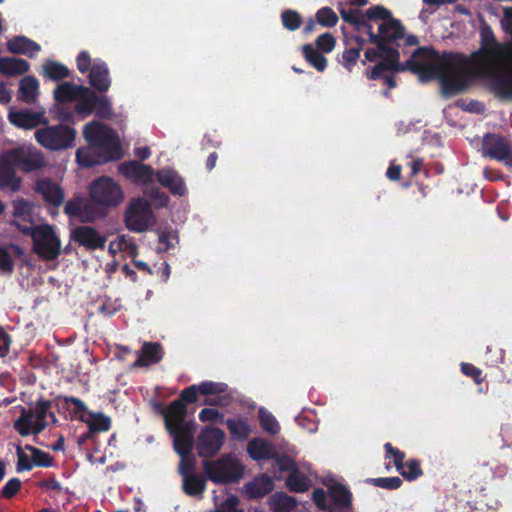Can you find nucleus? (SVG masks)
<instances>
[{
	"label": "nucleus",
	"mask_w": 512,
	"mask_h": 512,
	"mask_svg": "<svg viewBox=\"0 0 512 512\" xmlns=\"http://www.w3.org/2000/svg\"><path fill=\"white\" fill-rule=\"evenodd\" d=\"M316 18L318 23L323 26H334L337 23L338 17L336 13L327 7L321 8L317 14Z\"/></svg>",
	"instance_id": "47"
},
{
	"label": "nucleus",
	"mask_w": 512,
	"mask_h": 512,
	"mask_svg": "<svg viewBox=\"0 0 512 512\" xmlns=\"http://www.w3.org/2000/svg\"><path fill=\"white\" fill-rule=\"evenodd\" d=\"M181 457V461L179 464V471L181 475L186 477V475H191L192 470L195 465V458L191 455V453L179 454Z\"/></svg>",
	"instance_id": "49"
},
{
	"label": "nucleus",
	"mask_w": 512,
	"mask_h": 512,
	"mask_svg": "<svg viewBox=\"0 0 512 512\" xmlns=\"http://www.w3.org/2000/svg\"><path fill=\"white\" fill-rule=\"evenodd\" d=\"M22 251L17 246L0 248V270L9 273L13 269V257L21 255Z\"/></svg>",
	"instance_id": "37"
},
{
	"label": "nucleus",
	"mask_w": 512,
	"mask_h": 512,
	"mask_svg": "<svg viewBox=\"0 0 512 512\" xmlns=\"http://www.w3.org/2000/svg\"><path fill=\"white\" fill-rule=\"evenodd\" d=\"M21 482L17 478L10 479L2 490V495L6 498H11L20 489Z\"/></svg>",
	"instance_id": "55"
},
{
	"label": "nucleus",
	"mask_w": 512,
	"mask_h": 512,
	"mask_svg": "<svg viewBox=\"0 0 512 512\" xmlns=\"http://www.w3.org/2000/svg\"><path fill=\"white\" fill-rule=\"evenodd\" d=\"M26 450H28L32 455L33 466L34 465L44 466V467L51 466L52 457L48 453H46L40 449H37L35 447H32V446H26Z\"/></svg>",
	"instance_id": "45"
},
{
	"label": "nucleus",
	"mask_w": 512,
	"mask_h": 512,
	"mask_svg": "<svg viewBox=\"0 0 512 512\" xmlns=\"http://www.w3.org/2000/svg\"><path fill=\"white\" fill-rule=\"evenodd\" d=\"M27 234L32 237L34 251L40 257L46 260L58 257L62 245L52 226L48 224L35 226Z\"/></svg>",
	"instance_id": "8"
},
{
	"label": "nucleus",
	"mask_w": 512,
	"mask_h": 512,
	"mask_svg": "<svg viewBox=\"0 0 512 512\" xmlns=\"http://www.w3.org/2000/svg\"><path fill=\"white\" fill-rule=\"evenodd\" d=\"M177 243V237L172 232H162L159 236L158 250L167 251Z\"/></svg>",
	"instance_id": "53"
},
{
	"label": "nucleus",
	"mask_w": 512,
	"mask_h": 512,
	"mask_svg": "<svg viewBox=\"0 0 512 512\" xmlns=\"http://www.w3.org/2000/svg\"><path fill=\"white\" fill-rule=\"evenodd\" d=\"M19 94L25 103H34L39 95V81L33 76H25L20 80Z\"/></svg>",
	"instance_id": "30"
},
{
	"label": "nucleus",
	"mask_w": 512,
	"mask_h": 512,
	"mask_svg": "<svg viewBox=\"0 0 512 512\" xmlns=\"http://www.w3.org/2000/svg\"><path fill=\"white\" fill-rule=\"evenodd\" d=\"M287 486L295 492H303L309 488V480L293 472L287 479Z\"/></svg>",
	"instance_id": "46"
},
{
	"label": "nucleus",
	"mask_w": 512,
	"mask_h": 512,
	"mask_svg": "<svg viewBox=\"0 0 512 512\" xmlns=\"http://www.w3.org/2000/svg\"><path fill=\"white\" fill-rule=\"evenodd\" d=\"M273 489L272 480L265 476L256 477L253 481L245 485L246 494L250 498H259L268 494Z\"/></svg>",
	"instance_id": "28"
},
{
	"label": "nucleus",
	"mask_w": 512,
	"mask_h": 512,
	"mask_svg": "<svg viewBox=\"0 0 512 512\" xmlns=\"http://www.w3.org/2000/svg\"><path fill=\"white\" fill-rule=\"evenodd\" d=\"M118 172L126 179L143 186L153 183L155 171L149 165L137 161H129L119 165Z\"/></svg>",
	"instance_id": "14"
},
{
	"label": "nucleus",
	"mask_w": 512,
	"mask_h": 512,
	"mask_svg": "<svg viewBox=\"0 0 512 512\" xmlns=\"http://www.w3.org/2000/svg\"><path fill=\"white\" fill-rule=\"evenodd\" d=\"M313 499L318 507L325 508L326 494L323 490H321V489L315 490L313 492Z\"/></svg>",
	"instance_id": "62"
},
{
	"label": "nucleus",
	"mask_w": 512,
	"mask_h": 512,
	"mask_svg": "<svg viewBox=\"0 0 512 512\" xmlns=\"http://www.w3.org/2000/svg\"><path fill=\"white\" fill-rule=\"evenodd\" d=\"M316 45L322 52L329 53L334 49L335 39L330 33H325L317 38Z\"/></svg>",
	"instance_id": "50"
},
{
	"label": "nucleus",
	"mask_w": 512,
	"mask_h": 512,
	"mask_svg": "<svg viewBox=\"0 0 512 512\" xmlns=\"http://www.w3.org/2000/svg\"><path fill=\"white\" fill-rule=\"evenodd\" d=\"M376 482L378 486L387 489H396L401 485V480L398 477L379 478Z\"/></svg>",
	"instance_id": "57"
},
{
	"label": "nucleus",
	"mask_w": 512,
	"mask_h": 512,
	"mask_svg": "<svg viewBox=\"0 0 512 512\" xmlns=\"http://www.w3.org/2000/svg\"><path fill=\"white\" fill-rule=\"evenodd\" d=\"M184 491L190 496H199L205 490V479L197 475H186L183 478Z\"/></svg>",
	"instance_id": "36"
},
{
	"label": "nucleus",
	"mask_w": 512,
	"mask_h": 512,
	"mask_svg": "<svg viewBox=\"0 0 512 512\" xmlns=\"http://www.w3.org/2000/svg\"><path fill=\"white\" fill-rule=\"evenodd\" d=\"M124 224L135 233L152 229L156 224V216L151 203L140 196L130 199L124 211Z\"/></svg>",
	"instance_id": "5"
},
{
	"label": "nucleus",
	"mask_w": 512,
	"mask_h": 512,
	"mask_svg": "<svg viewBox=\"0 0 512 512\" xmlns=\"http://www.w3.org/2000/svg\"><path fill=\"white\" fill-rule=\"evenodd\" d=\"M14 165L20 166L27 172L41 169L45 165L43 153L33 146H21L8 151Z\"/></svg>",
	"instance_id": "11"
},
{
	"label": "nucleus",
	"mask_w": 512,
	"mask_h": 512,
	"mask_svg": "<svg viewBox=\"0 0 512 512\" xmlns=\"http://www.w3.org/2000/svg\"><path fill=\"white\" fill-rule=\"evenodd\" d=\"M34 204L25 199H16L13 202V221L12 224L17 227V229L26 234L29 231H32L35 225V215H34Z\"/></svg>",
	"instance_id": "15"
},
{
	"label": "nucleus",
	"mask_w": 512,
	"mask_h": 512,
	"mask_svg": "<svg viewBox=\"0 0 512 512\" xmlns=\"http://www.w3.org/2000/svg\"><path fill=\"white\" fill-rule=\"evenodd\" d=\"M34 136L45 149L59 151L73 147L77 132L66 125H55L36 130Z\"/></svg>",
	"instance_id": "7"
},
{
	"label": "nucleus",
	"mask_w": 512,
	"mask_h": 512,
	"mask_svg": "<svg viewBox=\"0 0 512 512\" xmlns=\"http://www.w3.org/2000/svg\"><path fill=\"white\" fill-rule=\"evenodd\" d=\"M168 431L173 436L174 449L177 454L191 453L193 446L192 424L170 428Z\"/></svg>",
	"instance_id": "19"
},
{
	"label": "nucleus",
	"mask_w": 512,
	"mask_h": 512,
	"mask_svg": "<svg viewBox=\"0 0 512 512\" xmlns=\"http://www.w3.org/2000/svg\"><path fill=\"white\" fill-rule=\"evenodd\" d=\"M54 99L59 103L77 102L75 110L79 114L88 116L91 114V97L87 87L64 82L54 90Z\"/></svg>",
	"instance_id": "9"
},
{
	"label": "nucleus",
	"mask_w": 512,
	"mask_h": 512,
	"mask_svg": "<svg viewBox=\"0 0 512 512\" xmlns=\"http://www.w3.org/2000/svg\"><path fill=\"white\" fill-rule=\"evenodd\" d=\"M70 70L60 62L47 60L42 66V75L48 79L57 81L68 77Z\"/></svg>",
	"instance_id": "33"
},
{
	"label": "nucleus",
	"mask_w": 512,
	"mask_h": 512,
	"mask_svg": "<svg viewBox=\"0 0 512 512\" xmlns=\"http://www.w3.org/2000/svg\"><path fill=\"white\" fill-rule=\"evenodd\" d=\"M17 454V471L22 472L33 468V458L31 453L20 446L16 449Z\"/></svg>",
	"instance_id": "41"
},
{
	"label": "nucleus",
	"mask_w": 512,
	"mask_h": 512,
	"mask_svg": "<svg viewBox=\"0 0 512 512\" xmlns=\"http://www.w3.org/2000/svg\"><path fill=\"white\" fill-rule=\"evenodd\" d=\"M218 417H220V414L215 408H205L199 413V419L202 422L214 421Z\"/></svg>",
	"instance_id": "58"
},
{
	"label": "nucleus",
	"mask_w": 512,
	"mask_h": 512,
	"mask_svg": "<svg viewBox=\"0 0 512 512\" xmlns=\"http://www.w3.org/2000/svg\"><path fill=\"white\" fill-rule=\"evenodd\" d=\"M83 136L89 146L99 149L104 159H115L121 156L120 141L114 131L100 122L92 121L83 128Z\"/></svg>",
	"instance_id": "4"
},
{
	"label": "nucleus",
	"mask_w": 512,
	"mask_h": 512,
	"mask_svg": "<svg viewBox=\"0 0 512 512\" xmlns=\"http://www.w3.org/2000/svg\"><path fill=\"white\" fill-rule=\"evenodd\" d=\"M203 469L214 483L227 484L243 476V466L233 455H225L214 461H205Z\"/></svg>",
	"instance_id": "6"
},
{
	"label": "nucleus",
	"mask_w": 512,
	"mask_h": 512,
	"mask_svg": "<svg viewBox=\"0 0 512 512\" xmlns=\"http://www.w3.org/2000/svg\"><path fill=\"white\" fill-rule=\"evenodd\" d=\"M13 161L8 157V152L0 157V187L9 188L15 192L20 189L21 180L16 177Z\"/></svg>",
	"instance_id": "20"
},
{
	"label": "nucleus",
	"mask_w": 512,
	"mask_h": 512,
	"mask_svg": "<svg viewBox=\"0 0 512 512\" xmlns=\"http://www.w3.org/2000/svg\"><path fill=\"white\" fill-rule=\"evenodd\" d=\"M131 247L129 239L125 235H120L109 243V252L116 254Z\"/></svg>",
	"instance_id": "51"
},
{
	"label": "nucleus",
	"mask_w": 512,
	"mask_h": 512,
	"mask_svg": "<svg viewBox=\"0 0 512 512\" xmlns=\"http://www.w3.org/2000/svg\"><path fill=\"white\" fill-rule=\"evenodd\" d=\"M7 50L13 54H22L28 57H34L40 50L39 44L25 36H16L7 41Z\"/></svg>",
	"instance_id": "24"
},
{
	"label": "nucleus",
	"mask_w": 512,
	"mask_h": 512,
	"mask_svg": "<svg viewBox=\"0 0 512 512\" xmlns=\"http://www.w3.org/2000/svg\"><path fill=\"white\" fill-rule=\"evenodd\" d=\"M198 392H199V386L192 385L182 391L181 397L183 400L192 403V402L196 401Z\"/></svg>",
	"instance_id": "59"
},
{
	"label": "nucleus",
	"mask_w": 512,
	"mask_h": 512,
	"mask_svg": "<svg viewBox=\"0 0 512 512\" xmlns=\"http://www.w3.org/2000/svg\"><path fill=\"white\" fill-rule=\"evenodd\" d=\"M461 370L464 374H466L468 376H472L477 383H480L479 377L481 375V371L479 369H477L473 365H470L467 363H462Z\"/></svg>",
	"instance_id": "60"
},
{
	"label": "nucleus",
	"mask_w": 512,
	"mask_h": 512,
	"mask_svg": "<svg viewBox=\"0 0 512 512\" xmlns=\"http://www.w3.org/2000/svg\"><path fill=\"white\" fill-rule=\"evenodd\" d=\"M35 192L42 199L53 206H60L64 200V193L60 186L48 178H42L35 183Z\"/></svg>",
	"instance_id": "17"
},
{
	"label": "nucleus",
	"mask_w": 512,
	"mask_h": 512,
	"mask_svg": "<svg viewBox=\"0 0 512 512\" xmlns=\"http://www.w3.org/2000/svg\"><path fill=\"white\" fill-rule=\"evenodd\" d=\"M77 68L81 73L91 71L93 61L90 55L86 51H82L76 59Z\"/></svg>",
	"instance_id": "54"
},
{
	"label": "nucleus",
	"mask_w": 512,
	"mask_h": 512,
	"mask_svg": "<svg viewBox=\"0 0 512 512\" xmlns=\"http://www.w3.org/2000/svg\"><path fill=\"white\" fill-rule=\"evenodd\" d=\"M303 54L306 60L318 71L322 72L327 66V59L319 54L312 45L303 46Z\"/></svg>",
	"instance_id": "39"
},
{
	"label": "nucleus",
	"mask_w": 512,
	"mask_h": 512,
	"mask_svg": "<svg viewBox=\"0 0 512 512\" xmlns=\"http://www.w3.org/2000/svg\"><path fill=\"white\" fill-rule=\"evenodd\" d=\"M227 426L231 434L239 439H245L251 432L248 424L242 420H228Z\"/></svg>",
	"instance_id": "44"
},
{
	"label": "nucleus",
	"mask_w": 512,
	"mask_h": 512,
	"mask_svg": "<svg viewBox=\"0 0 512 512\" xmlns=\"http://www.w3.org/2000/svg\"><path fill=\"white\" fill-rule=\"evenodd\" d=\"M144 194L151 199L155 208L167 207L170 202L169 196L156 187H146Z\"/></svg>",
	"instance_id": "40"
},
{
	"label": "nucleus",
	"mask_w": 512,
	"mask_h": 512,
	"mask_svg": "<svg viewBox=\"0 0 512 512\" xmlns=\"http://www.w3.org/2000/svg\"><path fill=\"white\" fill-rule=\"evenodd\" d=\"M30 69L29 63L22 58L0 57V74L17 76Z\"/></svg>",
	"instance_id": "25"
},
{
	"label": "nucleus",
	"mask_w": 512,
	"mask_h": 512,
	"mask_svg": "<svg viewBox=\"0 0 512 512\" xmlns=\"http://www.w3.org/2000/svg\"><path fill=\"white\" fill-rule=\"evenodd\" d=\"M157 181L175 196H185L188 192L182 177L174 170L162 169L156 174Z\"/></svg>",
	"instance_id": "18"
},
{
	"label": "nucleus",
	"mask_w": 512,
	"mask_h": 512,
	"mask_svg": "<svg viewBox=\"0 0 512 512\" xmlns=\"http://www.w3.org/2000/svg\"><path fill=\"white\" fill-rule=\"evenodd\" d=\"M342 5V3H339V9L342 19L346 22L357 25L358 29H361L366 32L364 24L367 23V16L365 15V19L361 20L359 12L357 10L347 11L342 7Z\"/></svg>",
	"instance_id": "43"
},
{
	"label": "nucleus",
	"mask_w": 512,
	"mask_h": 512,
	"mask_svg": "<svg viewBox=\"0 0 512 512\" xmlns=\"http://www.w3.org/2000/svg\"><path fill=\"white\" fill-rule=\"evenodd\" d=\"M76 160L78 164L83 167H91L110 161L111 159H104V154L99 151V149L88 146L87 148H80L76 151Z\"/></svg>",
	"instance_id": "27"
},
{
	"label": "nucleus",
	"mask_w": 512,
	"mask_h": 512,
	"mask_svg": "<svg viewBox=\"0 0 512 512\" xmlns=\"http://www.w3.org/2000/svg\"><path fill=\"white\" fill-rule=\"evenodd\" d=\"M89 200L81 197L69 200L64 207L70 217H78L82 221H93L114 208L121 206L125 200L122 185L112 177L100 176L92 180L87 187Z\"/></svg>",
	"instance_id": "3"
},
{
	"label": "nucleus",
	"mask_w": 512,
	"mask_h": 512,
	"mask_svg": "<svg viewBox=\"0 0 512 512\" xmlns=\"http://www.w3.org/2000/svg\"><path fill=\"white\" fill-rule=\"evenodd\" d=\"M8 120L17 128L31 130L40 125H47L48 119L44 109L31 111L28 109L15 110L10 108Z\"/></svg>",
	"instance_id": "13"
},
{
	"label": "nucleus",
	"mask_w": 512,
	"mask_h": 512,
	"mask_svg": "<svg viewBox=\"0 0 512 512\" xmlns=\"http://www.w3.org/2000/svg\"><path fill=\"white\" fill-rule=\"evenodd\" d=\"M367 23L364 24L366 33L373 42L377 43L376 50H366L365 58L368 61H374L377 57L380 62L368 73L371 79H382L390 88L395 86V82L389 73L398 70V52L390 46H385V42H391L403 37L404 28L401 23L395 19L391 12L383 6H374L366 11Z\"/></svg>",
	"instance_id": "2"
},
{
	"label": "nucleus",
	"mask_w": 512,
	"mask_h": 512,
	"mask_svg": "<svg viewBox=\"0 0 512 512\" xmlns=\"http://www.w3.org/2000/svg\"><path fill=\"white\" fill-rule=\"evenodd\" d=\"M408 67L422 81L439 79L445 94L463 91L476 76L486 77L503 97H512V41L497 43L489 29L482 31L480 53L471 59L460 55L439 56L434 51L418 50Z\"/></svg>",
	"instance_id": "1"
},
{
	"label": "nucleus",
	"mask_w": 512,
	"mask_h": 512,
	"mask_svg": "<svg viewBox=\"0 0 512 512\" xmlns=\"http://www.w3.org/2000/svg\"><path fill=\"white\" fill-rule=\"evenodd\" d=\"M247 451L254 460L269 459L274 457V450L270 444L262 439H254L248 443Z\"/></svg>",
	"instance_id": "31"
},
{
	"label": "nucleus",
	"mask_w": 512,
	"mask_h": 512,
	"mask_svg": "<svg viewBox=\"0 0 512 512\" xmlns=\"http://www.w3.org/2000/svg\"><path fill=\"white\" fill-rule=\"evenodd\" d=\"M283 25L289 30H295L300 26V16L294 11H285L282 14Z\"/></svg>",
	"instance_id": "52"
},
{
	"label": "nucleus",
	"mask_w": 512,
	"mask_h": 512,
	"mask_svg": "<svg viewBox=\"0 0 512 512\" xmlns=\"http://www.w3.org/2000/svg\"><path fill=\"white\" fill-rule=\"evenodd\" d=\"M400 174H401V167L399 165H390L389 168L387 169V177L390 179V180H398L400 178Z\"/></svg>",
	"instance_id": "63"
},
{
	"label": "nucleus",
	"mask_w": 512,
	"mask_h": 512,
	"mask_svg": "<svg viewBox=\"0 0 512 512\" xmlns=\"http://www.w3.org/2000/svg\"><path fill=\"white\" fill-rule=\"evenodd\" d=\"M225 434L222 430L205 427L196 440V448L201 457H212L217 454L224 444Z\"/></svg>",
	"instance_id": "12"
},
{
	"label": "nucleus",
	"mask_w": 512,
	"mask_h": 512,
	"mask_svg": "<svg viewBox=\"0 0 512 512\" xmlns=\"http://www.w3.org/2000/svg\"><path fill=\"white\" fill-rule=\"evenodd\" d=\"M162 358L158 344L147 343L142 348L140 357L135 361L134 366H148L157 363Z\"/></svg>",
	"instance_id": "34"
},
{
	"label": "nucleus",
	"mask_w": 512,
	"mask_h": 512,
	"mask_svg": "<svg viewBox=\"0 0 512 512\" xmlns=\"http://www.w3.org/2000/svg\"><path fill=\"white\" fill-rule=\"evenodd\" d=\"M483 152L490 157L503 160L510 156L511 148L504 138L488 135L483 140Z\"/></svg>",
	"instance_id": "22"
},
{
	"label": "nucleus",
	"mask_w": 512,
	"mask_h": 512,
	"mask_svg": "<svg viewBox=\"0 0 512 512\" xmlns=\"http://www.w3.org/2000/svg\"><path fill=\"white\" fill-rule=\"evenodd\" d=\"M501 25L506 32H512V8L504 9V16L501 20Z\"/></svg>",
	"instance_id": "61"
},
{
	"label": "nucleus",
	"mask_w": 512,
	"mask_h": 512,
	"mask_svg": "<svg viewBox=\"0 0 512 512\" xmlns=\"http://www.w3.org/2000/svg\"><path fill=\"white\" fill-rule=\"evenodd\" d=\"M49 407V402H38L32 410H23L21 416L14 423L15 429L22 436L40 433L47 425Z\"/></svg>",
	"instance_id": "10"
},
{
	"label": "nucleus",
	"mask_w": 512,
	"mask_h": 512,
	"mask_svg": "<svg viewBox=\"0 0 512 512\" xmlns=\"http://www.w3.org/2000/svg\"><path fill=\"white\" fill-rule=\"evenodd\" d=\"M386 458H393L397 471L407 480L412 481L422 475V470L416 460H409L404 463L405 455L398 449L392 447L390 443L385 444Z\"/></svg>",
	"instance_id": "16"
},
{
	"label": "nucleus",
	"mask_w": 512,
	"mask_h": 512,
	"mask_svg": "<svg viewBox=\"0 0 512 512\" xmlns=\"http://www.w3.org/2000/svg\"><path fill=\"white\" fill-rule=\"evenodd\" d=\"M186 416V407L179 401H173L165 413V424L167 430L170 428L186 425L184 422Z\"/></svg>",
	"instance_id": "26"
},
{
	"label": "nucleus",
	"mask_w": 512,
	"mask_h": 512,
	"mask_svg": "<svg viewBox=\"0 0 512 512\" xmlns=\"http://www.w3.org/2000/svg\"><path fill=\"white\" fill-rule=\"evenodd\" d=\"M268 502L273 512H290L296 505L292 497L283 493L273 494Z\"/></svg>",
	"instance_id": "35"
},
{
	"label": "nucleus",
	"mask_w": 512,
	"mask_h": 512,
	"mask_svg": "<svg viewBox=\"0 0 512 512\" xmlns=\"http://www.w3.org/2000/svg\"><path fill=\"white\" fill-rule=\"evenodd\" d=\"M72 238L79 244L89 249L104 247L106 238L100 235L95 229L88 226L76 228L72 232Z\"/></svg>",
	"instance_id": "21"
},
{
	"label": "nucleus",
	"mask_w": 512,
	"mask_h": 512,
	"mask_svg": "<svg viewBox=\"0 0 512 512\" xmlns=\"http://www.w3.org/2000/svg\"><path fill=\"white\" fill-rule=\"evenodd\" d=\"M259 418L261 426L269 433L275 434L279 431L280 427L275 417L264 409L259 410Z\"/></svg>",
	"instance_id": "42"
},
{
	"label": "nucleus",
	"mask_w": 512,
	"mask_h": 512,
	"mask_svg": "<svg viewBox=\"0 0 512 512\" xmlns=\"http://www.w3.org/2000/svg\"><path fill=\"white\" fill-rule=\"evenodd\" d=\"M11 92L3 82H0V103L6 104L11 100Z\"/></svg>",
	"instance_id": "64"
},
{
	"label": "nucleus",
	"mask_w": 512,
	"mask_h": 512,
	"mask_svg": "<svg viewBox=\"0 0 512 512\" xmlns=\"http://www.w3.org/2000/svg\"><path fill=\"white\" fill-rule=\"evenodd\" d=\"M80 419L88 425L91 431H107L111 425L110 418L102 413L80 414Z\"/></svg>",
	"instance_id": "32"
},
{
	"label": "nucleus",
	"mask_w": 512,
	"mask_h": 512,
	"mask_svg": "<svg viewBox=\"0 0 512 512\" xmlns=\"http://www.w3.org/2000/svg\"><path fill=\"white\" fill-rule=\"evenodd\" d=\"M91 97V112L96 111V114L100 117L107 118L111 116V103L106 96H96L90 92Z\"/></svg>",
	"instance_id": "38"
},
{
	"label": "nucleus",
	"mask_w": 512,
	"mask_h": 512,
	"mask_svg": "<svg viewBox=\"0 0 512 512\" xmlns=\"http://www.w3.org/2000/svg\"><path fill=\"white\" fill-rule=\"evenodd\" d=\"M226 391L223 383L205 382L199 385V393L204 395H219Z\"/></svg>",
	"instance_id": "48"
},
{
	"label": "nucleus",
	"mask_w": 512,
	"mask_h": 512,
	"mask_svg": "<svg viewBox=\"0 0 512 512\" xmlns=\"http://www.w3.org/2000/svg\"><path fill=\"white\" fill-rule=\"evenodd\" d=\"M89 83L98 91H107L111 81L109 71L104 62L99 59L93 60V65L89 74Z\"/></svg>",
	"instance_id": "23"
},
{
	"label": "nucleus",
	"mask_w": 512,
	"mask_h": 512,
	"mask_svg": "<svg viewBox=\"0 0 512 512\" xmlns=\"http://www.w3.org/2000/svg\"><path fill=\"white\" fill-rule=\"evenodd\" d=\"M325 485L336 506L346 507L350 504L351 495L342 484L338 483L335 479H328Z\"/></svg>",
	"instance_id": "29"
},
{
	"label": "nucleus",
	"mask_w": 512,
	"mask_h": 512,
	"mask_svg": "<svg viewBox=\"0 0 512 512\" xmlns=\"http://www.w3.org/2000/svg\"><path fill=\"white\" fill-rule=\"evenodd\" d=\"M11 338L9 334L0 328V357H4L9 352Z\"/></svg>",
	"instance_id": "56"
}]
</instances>
